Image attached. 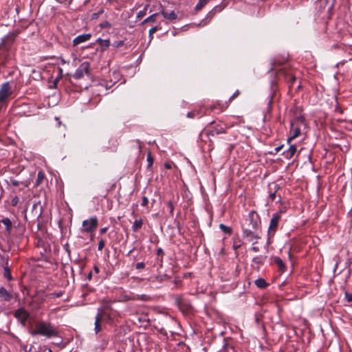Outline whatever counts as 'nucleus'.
Segmentation results:
<instances>
[{
	"label": "nucleus",
	"mask_w": 352,
	"mask_h": 352,
	"mask_svg": "<svg viewBox=\"0 0 352 352\" xmlns=\"http://www.w3.org/2000/svg\"><path fill=\"white\" fill-rule=\"evenodd\" d=\"M251 250H252L253 252H258V251H259V248H258V247H256V246H252V247L251 248Z\"/></svg>",
	"instance_id": "nucleus-45"
},
{
	"label": "nucleus",
	"mask_w": 352,
	"mask_h": 352,
	"mask_svg": "<svg viewBox=\"0 0 352 352\" xmlns=\"http://www.w3.org/2000/svg\"><path fill=\"white\" fill-rule=\"evenodd\" d=\"M107 230H108V228H107V227L102 228H101V229L100 230V233L101 234H104V233L107 231Z\"/></svg>",
	"instance_id": "nucleus-42"
},
{
	"label": "nucleus",
	"mask_w": 352,
	"mask_h": 352,
	"mask_svg": "<svg viewBox=\"0 0 352 352\" xmlns=\"http://www.w3.org/2000/svg\"><path fill=\"white\" fill-rule=\"evenodd\" d=\"M168 206L169 210H170V213L173 214V212L174 210V206H173V202L171 201H169L168 202Z\"/></svg>",
	"instance_id": "nucleus-36"
},
{
	"label": "nucleus",
	"mask_w": 352,
	"mask_h": 352,
	"mask_svg": "<svg viewBox=\"0 0 352 352\" xmlns=\"http://www.w3.org/2000/svg\"><path fill=\"white\" fill-rule=\"evenodd\" d=\"M12 94V91L10 82L3 83L0 88V109Z\"/></svg>",
	"instance_id": "nucleus-3"
},
{
	"label": "nucleus",
	"mask_w": 352,
	"mask_h": 352,
	"mask_svg": "<svg viewBox=\"0 0 352 352\" xmlns=\"http://www.w3.org/2000/svg\"><path fill=\"white\" fill-rule=\"evenodd\" d=\"M31 333L32 336L41 335L47 338H52L58 335V331L51 324L41 322L36 324L35 329Z\"/></svg>",
	"instance_id": "nucleus-1"
},
{
	"label": "nucleus",
	"mask_w": 352,
	"mask_h": 352,
	"mask_svg": "<svg viewBox=\"0 0 352 352\" xmlns=\"http://www.w3.org/2000/svg\"><path fill=\"white\" fill-rule=\"evenodd\" d=\"M240 246H241L240 245H234L235 249L239 248Z\"/></svg>",
	"instance_id": "nucleus-55"
},
{
	"label": "nucleus",
	"mask_w": 352,
	"mask_h": 352,
	"mask_svg": "<svg viewBox=\"0 0 352 352\" xmlns=\"http://www.w3.org/2000/svg\"><path fill=\"white\" fill-rule=\"evenodd\" d=\"M283 147V145H281V146H277L276 148H274L275 153H278L282 149Z\"/></svg>",
	"instance_id": "nucleus-43"
},
{
	"label": "nucleus",
	"mask_w": 352,
	"mask_h": 352,
	"mask_svg": "<svg viewBox=\"0 0 352 352\" xmlns=\"http://www.w3.org/2000/svg\"><path fill=\"white\" fill-rule=\"evenodd\" d=\"M221 10V8L219 6L213 8L210 11L208 12L205 18L201 21V22L199 23V26H205L207 25L212 20L215 14Z\"/></svg>",
	"instance_id": "nucleus-11"
},
{
	"label": "nucleus",
	"mask_w": 352,
	"mask_h": 352,
	"mask_svg": "<svg viewBox=\"0 0 352 352\" xmlns=\"http://www.w3.org/2000/svg\"><path fill=\"white\" fill-rule=\"evenodd\" d=\"M90 63L89 62L82 63L74 74L75 79H80L85 75L89 76Z\"/></svg>",
	"instance_id": "nucleus-4"
},
{
	"label": "nucleus",
	"mask_w": 352,
	"mask_h": 352,
	"mask_svg": "<svg viewBox=\"0 0 352 352\" xmlns=\"http://www.w3.org/2000/svg\"><path fill=\"white\" fill-rule=\"evenodd\" d=\"M146 160L148 162V166H151L153 164V159L151 156V153H148V154L147 155Z\"/></svg>",
	"instance_id": "nucleus-30"
},
{
	"label": "nucleus",
	"mask_w": 352,
	"mask_h": 352,
	"mask_svg": "<svg viewBox=\"0 0 352 352\" xmlns=\"http://www.w3.org/2000/svg\"><path fill=\"white\" fill-rule=\"evenodd\" d=\"M289 144V148L283 153V155H284V157L287 160L292 158L297 151L296 145L291 144V143Z\"/></svg>",
	"instance_id": "nucleus-14"
},
{
	"label": "nucleus",
	"mask_w": 352,
	"mask_h": 352,
	"mask_svg": "<svg viewBox=\"0 0 352 352\" xmlns=\"http://www.w3.org/2000/svg\"><path fill=\"white\" fill-rule=\"evenodd\" d=\"M165 166H166V168H170V166L169 164H165Z\"/></svg>",
	"instance_id": "nucleus-54"
},
{
	"label": "nucleus",
	"mask_w": 352,
	"mask_h": 352,
	"mask_svg": "<svg viewBox=\"0 0 352 352\" xmlns=\"http://www.w3.org/2000/svg\"><path fill=\"white\" fill-rule=\"evenodd\" d=\"M0 298H2L5 301L11 300L12 296L8 292L6 288L3 287H0Z\"/></svg>",
	"instance_id": "nucleus-15"
},
{
	"label": "nucleus",
	"mask_w": 352,
	"mask_h": 352,
	"mask_svg": "<svg viewBox=\"0 0 352 352\" xmlns=\"http://www.w3.org/2000/svg\"><path fill=\"white\" fill-rule=\"evenodd\" d=\"M253 261L255 262V263H261V257H255L254 259H253Z\"/></svg>",
	"instance_id": "nucleus-41"
},
{
	"label": "nucleus",
	"mask_w": 352,
	"mask_h": 352,
	"mask_svg": "<svg viewBox=\"0 0 352 352\" xmlns=\"http://www.w3.org/2000/svg\"><path fill=\"white\" fill-rule=\"evenodd\" d=\"M124 45V42L123 41H120L118 42L116 45L114 44V45L117 47H120V46H122Z\"/></svg>",
	"instance_id": "nucleus-47"
},
{
	"label": "nucleus",
	"mask_w": 352,
	"mask_h": 352,
	"mask_svg": "<svg viewBox=\"0 0 352 352\" xmlns=\"http://www.w3.org/2000/svg\"><path fill=\"white\" fill-rule=\"evenodd\" d=\"M91 274L90 273V274H89V276H88V278H91Z\"/></svg>",
	"instance_id": "nucleus-56"
},
{
	"label": "nucleus",
	"mask_w": 352,
	"mask_h": 352,
	"mask_svg": "<svg viewBox=\"0 0 352 352\" xmlns=\"http://www.w3.org/2000/svg\"><path fill=\"white\" fill-rule=\"evenodd\" d=\"M290 79H291V83H294L295 81H296V77L295 76H290Z\"/></svg>",
	"instance_id": "nucleus-49"
},
{
	"label": "nucleus",
	"mask_w": 352,
	"mask_h": 352,
	"mask_svg": "<svg viewBox=\"0 0 352 352\" xmlns=\"http://www.w3.org/2000/svg\"><path fill=\"white\" fill-rule=\"evenodd\" d=\"M275 197H276V192H272L270 195V198L272 199V200H274L275 199Z\"/></svg>",
	"instance_id": "nucleus-46"
},
{
	"label": "nucleus",
	"mask_w": 352,
	"mask_h": 352,
	"mask_svg": "<svg viewBox=\"0 0 352 352\" xmlns=\"http://www.w3.org/2000/svg\"><path fill=\"white\" fill-rule=\"evenodd\" d=\"M12 228V222L9 218L5 217L0 220V229H4L3 233L6 236H10Z\"/></svg>",
	"instance_id": "nucleus-9"
},
{
	"label": "nucleus",
	"mask_w": 352,
	"mask_h": 352,
	"mask_svg": "<svg viewBox=\"0 0 352 352\" xmlns=\"http://www.w3.org/2000/svg\"><path fill=\"white\" fill-rule=\"evenodd\" d=\"M96 43L99 44L102 47V50H106L110 45L109 39H102L100 38L96 40Z\"/></svg>",
	"instance_id": "nucleus-19"
},
{
	"label": "nucleus",
	"mask_w": 352,
	"mask_h": 352,
	"mask_svg": "<svg viewBox=\"0 0 352 352\" xmlns=\"http://www.w3.org/2000/svg\"><path fill=\"white\" fill-rule=\"evenodd\" d=\"M158 15L157 13H155L151 16H149L148 17H147L146 19H145L143 21V23H148V22H151V23H154L156 21V16Z\"/></svg>",
	"instance_id": "nucleus-26"
},
{
	"label": "nucleus",
	"mask_w": 352,
	"mask_h": 352,
	"mask_svg": "<svg viewBox=\"0 0 352 352\" xmlns=\"http://www.w3.org/2000/svg\"><path fill=\"white\" fill-rule=\"evenodd\" d=\"M91 37V34H82L78 35L73 40V45L76 46L82 43L89 41Z\"/></svg>",
	"instance_id": "nucleus-13"
},
{
	"label": "nucleus",
	"mask_w": 352,
	"mask_h": 352,
	"mask_svg": "<svg viewBox=\"0 0 352 352\" xmlns=\"http://www.w3.org/2000/svg\"><path fill=\"white\" fill-rule=\"evenodd\" d=\"M144 266H145V265L143 262H140V263H136L135 268L137 270H141V269H143L144 267Z\"/></svg>",
	"instance_id": "nucleus-35"
},
{
	"label": "nucleus",
	"mask_w": 352,
	"mask_h": 352,
	"mask_svg": "<svg viewBox=\"0 0 352 352\" xmlns=\"http://www.w3.org/2000/svg\"><path fill=\"white\" fill-rule=\"evenodd\" d=\"M19 199L18 197L15 196L14 198L11 200V205L12 206H16L19 203Z\"/></svg>",
	"instance_id": "nucleus-33"
},
{
	"label": "nucleus",
	"mask_w": 352,
	"mask_h": 352,
	"mask_svg": "<svg viewBox=\"0 0 352 352\" xmlns=\"http://www.w3.org/2000/svg\"><path fill=\"white\" fill-rule=\"evenodd\" d=\"M163 254H164V251H163L162 248H158L157 249V254L158 256H160V255H163Z\"/></svg>",
	"instance_id": "nucleus-40"
},
{
	"label": "nucleus",
	"mask_w": 352,
	"mask_h": 352,
	"mask_svg": "<svg viewBox=\"0 0 352 352\" xmlns=\"http://www.w3.org/2000/svg\"><path fill=\"white\" fill-rule=\"evenodd\" d=\"M63 292H53L50 294V296L52 298H60L63 296Z\"/></svg>",
	"instance_id": "nucleus-28"
},
{
	"label": "nucleus",
	"mask_w": 352,
	"mask_h": 352,
	"mask_svg": "<svg viewBox=\"0 0 352 352\" xmlns=\"http://www.w3.org/2000/svg\"><path fill=\"white\" fill-rule=\"evenodd\" d=\"M201 1L207 4L210 0H201Z\"/></svg>",
	"instance_id": "nucleus-52"
},
{
	"label": "nucleus",
	"mask_w": 352,
	"mask_h": 352,
	"mask_svg": "<svg viewBox=\"0 0 352 352\" xmlns=\"http://www.w3.org/2000/svg\"><path fill=\"white\" fill-rule=\"evenodd\" d=\"M98 314H100V318L102 317H104L105 319H107V320H112V318L111 316V315L108 313H107L106 311L99 309H98Z\"/></svg>",
	"instance_id": "nucleus-23"
},
{
	"label": "nucleus",
	"mask_w": 352,
	"mask_h": 352,
	"mask_svg": "<svg viewBox=\"0 0 352 352\" xmlns=\"http://www.w3.org/2000/svg\"><path fill=\"white\" fill-rule=\"evenodd\" d=\"M56 120L58 121V124L60 125L61 124L58 118H56Z\"/></svg>",
	"instance_id": "nucleus-51"
},
{
	"label": "nucleus",
	"mask_w": 352,
	"mask_h": 352,
	"mask_svg": "<svg viewBox=\"0 0 352 352\" xmlns=\"http://www.w3.org/2000/svg\"><path fill=\"white\" fill-rule=\"evenodd\" d=\"M49 351V352H52L51 349H49V351Z\"/></svg>",
	"instance_id": "nucleus-59"
},
{
	"label": "nucleus",
	"mask_w": 352,
	"mask_h": 352,
	"mask_svg": "<svg viewBox=\"0 0 352 352\" xmlns=\"http://www.w3.org/2000/svg\"><path fill=\"white\" fill-rule=\"evenodd\" d=\"M243 236L248 241H252L254 239H258L261 238L258 230H253L252 228H243Z\"/></svg>",
	"instance_id": "nucleus-8"
},
{
	"label": "nucleus",
	"mask_w": 352,
	"mask_h": 352,
	"mask_svg": "<svg viewBox=\"0 0 352 352\" xmlns=\"http://www.w3.org/2000/svg\"><path fill=\"white\" fill-rule=\"evenodd\" d=\"M100 321H101L100 320V314H97V315L96 316V318H95V327H94L95 333L96 334L98 333L102 329V327L100 325Z\"/></svg>",
	"instance_id": "nucleus-18"
},
{
	"label": "nucleus",
	"mask_w": 352,
	"mask_h": 352,
	"mask_svg": "<svg viewBox=\"0 0 352 352\" xmlns=\"http://www.w3.org/2000/svg\"><path fill=\"white\" fill-rule=\"evenodd\" d=\"M239 94V91H236L230 98V100H232L233 98H234L235 97L238 96Z\"/></svg>",
	"instance_id": "nucleus-44"
},
{
	"label": "nucleus",
	"mask_w": 352,
	"mask_h": 352,
	"mask_svg": "<svg viewBox=\"0 0 352 352\" xmlns=\"http://www.w3.org/2000/svg\"><path fill=\"white\" fill-rule=\"evenodd\" d=\"M157 30V27H153V28H151L150 30H149L150 35L154 34Z\"/></svg>",
	"instance_id": "nucleus-39"
},
{
	"label": "nucleus",
	"mask_w": 352,
	"mask_h": 352,
	"mask_svg": "<svg viewBox=\"0 0 352 352\" xmlns=\"http://www.w3.org/2000/svg\"><path fill=\"white\" fill-rule=\"evenodd\" d=\"M300 120H296L291 122L290 135L287 138V143L290 142L295 138H298L300 135V126L298 124Z\"/></svg>",
	"instance_id": "nucleus-7"
},
{
	"label": "nucleus",
	"mask_w": 352,
	"mask_h": 352,
	"mask_svg": "<svg viewBox=\"0 0 352 352\" xmlns=\"http://www.w3.org/2000/svg\"><path fill=\"white\" fill-rule=\"evenodd\" d=\"M16 38V34L11 32L8 33L1 39L0 47L8 50L11 45L14 43Z\"/></svg>",
	"instance_id": "nucleus-10"
},
{
	"label": "nucleus",
	"mask_w": 352,
	"mask_h": 352,
	"mask_svg": "<svg viewBox=\"0 0 352 352\" xmlns=\"http://www.w3.org/2000/svg\"><path fill=\"white\" fill-rule=\"evenodd\" d=\"M226 133L225 130L223 128H220L219 129H216L211 130L210 131H209L208 133V134L211 135H218L220 133Z\"/></svg>",
	"instance_id": "nucleus-25"
},
{
	"label": "nucleus",
	"mask_w": 352,
	"mask_h": 352,
	"mask_svg": "<svg viewBox=\"0 0 352 352\" xmlns=\"http://www.w3.org/2000/svg\"><path fill=\"white\" fill-rule=\"evenodd\" d=\"M219 228L221 229V231H223L226 234H230L232 233L231 228H230L223 223H221L219 225Z\"/></svg>",
	"instance_id": "nucleus-24"
},
{
	"label": "nucleus",
	"mask_w": 352,
	"mask_h": 352,
	"mask_svg": "<svg viewBox=\"0 0 352 352\" xmlns=\"http://www.w3.org/2000/svg\"><path fill=\"white\" fill-rule=\"evenodd\" d=\"M94 270L96 274L99 273L100 272L99 267L97 265H94Z\"/></svg>",
	"instance_id": "nucleus-48"
},
{
	"label": "nucleus",
	"mask_w": 352,
	"mask_h": 352,
	"mask_svg": "<svg viewBox=\"0 0 352 352\" xmlns=\"http://www.w3.org/2000/svg\"><path fill=\"white\" fill-rule=\"evenodd\" d=\"M109 27L110 26L109 23L108 22H107L105 24H104L102 27Z\"/></svg>",
	"instance_id": "nucleus-50"
},
{
	"label": "nucleus",
	"mask_w": 352,
	"mask_h": 352,
	"mask_svg": "<svg viewBox=\"0 0 352 352\" xmlns=\"http://www.w3.org/2000/svg\"><path fill=\"white\" fill-rule=\"evenodd\" d=\"M206 5V3H204L201 0H199V2L197 3V4L195 6V10H199Z\"/></svg>",
	"instance_id": "nucleus-29"
},
{
	"label": "nucleus",
	"mask_w": 352,
	"mask_h": 352,
	"mask_svg": "<svg viewBox=\"0 0 352 352\" xmlns=\"http://www.w3.org/2000/svg\"><path fill=\"white\" fill-rule=\"evenodd\" d=\"M161 12L165 19H167L170 21L175 20L177 17V15L174 11L168 12L162 10Z\"/></svg>",
	"instance_id": "nucleus-16"
},
{
	"label": "nucleus",
	"mask_w": 352,
	"mask_h": 352,
	"mask_svg": "<svg viewBox=\"0 0 352 352\" xmlns=\"http://www.w3.org/2000/svg\"><path fill=\"white\" fill-rule=\"evenodd\" d=\"M144 14H145V12L144 10H141V11L138 12V13L137 14V17L142 18L144 16Z\"/></svg>",
	"instance_id": "nucleus-38"
},
{
	"label": "nucleus",
	"mask_w": 352,
	"mask_h": 352,
	"mask_svg": "<svg viewBox=\"0 0 352 352\" xmlns=\"http://www.w3.org/2000/svg\"><path fill=\"white\" fill-rule=\"evenodd\" d=\"M300 122L302 123L303 120L300 118Z\"/></svg>",
	"instance_id": "nucleus-58"
},
{
	"label": "nucleus",
	"mask_w": 352,
	"mask_h": 352,
	"mask_svg": "<svg viewBox=\"0 0 352 352\" xmlns=\"http://www.w3.org/2000/svg\"><path fill=\"white\" fill-rule=\"evenodd\" d=\"M345 297L348 302H352V294L346 292Z\"/></svg>",
	"instance_id": "nucleus-37"
},
{
	"label": "nucleus",
	"mask_w": 352,
	"mask_h": 352,
	"mask_svg": "<svg viewBox=\"0 0 352 352\" xmlns=\"http://www.w3.org/2000/svg\"><path fill=\"white\" fill-rule=\"evenodd\" d=\"M105 245V241L103 239H101L99 242H98V250H102L104 247Z\"/></svg>",
	"instance_id": "nucleus-31"
},
{
	"label": "nucleus",
	"mask_w": 352,
	"mask_h": 352,
	"mask_svg": "<svg viewBox=\"0 0 352 352\" xmlns=\"http://www.w3.org/2000/svg\"><path fill=\"white\" fill-rule=\"evenodd\" d=\"M143 224H144V222L142 219H135L132 226V230L133 232L138 231L139 229H140L142 227Z\"/></svg>",
	"instance_id": "nucleus-20"
},
{
	"label": "nucleus",
	"mask_w": 352,
	"mask_h": 352,
	"mask_svg": "<svg viewBox=\"0 0 352 352\" xmlns=\"http://www.w3.org/2000/svg\"><path fill=\"white\" fill-rule=\"evenodd\" d=\"M188 117L192 118V113H188Z\"/></svg>",
	"instance_id": "nucleus-53"
},
{
	"label": "nucleus",
	"mask_w": 352,
	"mask_h": 352,
	"mask_svg": "<svg viewBox=\"0 0 352 352\" xmlns=\"http://www.w3.org/2000/svg\"><path fill=\"white\" fill-rule=\"evenodd\" d=\"M98 226V219L96 217H91L82 221V231L84 232H91L96 229Z\"/></svg>",
	"instance_id": "nucleus-5"
},
{
	"label": "nucleus",
	"mask_w": 352,
	"mask_h": 352,
	"mask_svg": "<svg viewBox=\"0 0 352 352\" xmlns=\"http://www.w3.org/2000/svg\"><path fill=\"white\" fill-rule=\"evenodd\" d=\"M274 262L281 272H284L285 271L286 266L280 257H275L274 258Z\"/></svg>",
	"instance_id": "nucleus-17"
},
{
	"label": "nucleus",
	"mask_w": 352,
	"mask_h": 352,
	"mask_svg": "<svg viewBox=\"0 0 352 352\" xmlns=\"http://www.w3.org/2000/svg\"><path fill=\"white\" fill-rule=\"evenodd\" d=\"M131 252H132V250L129 251V252L128 253V255H129Z\"/></svg>",
	"instance_id": "nucleus-57"
},
{
	"label": "nucleus",
	"mask_w": 352,
	"mask_h": 352,
	"mask_svg": "<svg viewBox=\"0 0 352 352\" xmlns=\"http://www.w3.org/2000/svg\"><path fill=\"white\" fill-rule=\"evenodd\" d=\"M116 352H121V351H116Z\"/></svg>",
	"instance_id": "nucleus-60"
},
{
	"label": "nucleus",
	"mask_w": 352,
	"mask_h": 352,
	"mask_svg": "<svg viewBox=\"0 0 352 352\" xmlns=\"http://www.w3.org/2000/svg\"><path fill=\"white\" fill-rule=\"evenodd\" d=\"M148 204V199L147 197H142V203H141V206H146Z\"/></svg>",
	"instance_id": "nucleus-34"
},
{
	"label": "nucleus",
	"mask_w": 352,
	"mask_h": 352,
	"mask_svg": "<svg viewBox=\"0 0 352 352\" xmlns=\"http://www.w3.org/2000/svg\"><path fill=\"white\" fill-rule=\"evenodd\" d=\"M281 212H276L272 214V219H270L267 234L269 238L273 236L278 226L279 221L280 219Z\"/></svg>",
	"instance_id": "nucleus-2"
},
{
	"label": "nucleus",
	"mask_w": 352,
	"mask_h": 352,
	"mask_svg": "<svg viewBox=\"0 0 352 352\" xmlns=\"http://www.w3.org/2000/svg\"><path fill=\"white\" fill-rule=\"evenodd\" d=\"M14 316L24 324L29 317V314L24 308L21 307L15 311Z\"/></svg>",
	"instance_id": "nucleus-12"
},
{
	"label": "nucleus",
	"mask_w": 352,
	"mask_h": 352,
	"mask_svg": "<svg viewBox=\"0 0 352 352\" xmlns=\"http://www.w3.org/2000/svg\"><path fill=\"white\" fill-rule=\"evenodd\" d=\"M3 276L8 280H11L12 279L10 270L8 267V264L3 268Z\"/></svg>",
	"instance_id": "nucleus-22"
},
{
	"label": "nucleus",
	"mask_w": 352,
	"mask_h": 352,
	"mask_svg": "<svg viewBox=\"0 0 352 352\" xmlns=\"http://www.w3.org/2000/svg\"><path fill=\"white\" fill-rule=\"evenodd\" d=\"M44 177H45L44 174L41 171H39L37 175L36 185L39 186L43 182Z\"/></svg>",
	"instance_id": "nucleus-27"
},
{
	"label": "nucleus",
	"mask_w": 352,
	"mask_h": 352,
	"mask_svg": "<svg viewBox=\"0 0 352 352\" xmlns=\"http://www.w3.org/2000/svg\"><path fill=\"white\" fill-rule=\"evenodd\" d=\"M8 184L12 185L13 186H17L20 182L14 179L11 178Z\"/></svg>",
	"instance_id": "nucleus-32"
},
{
	"label": "nucleus",
	"mask_w": 352,
	"mask_h": 352,
	"mask_svg": "<svg viewBox=\"0 0 352 352\" xmlns=\"http://www.w3.org/2000/svg\"><path fill=\"white\" fill-rule=\"evenodd\" d=\"M255 285L259 288H265L267 287V283L264 278H260L255 280Z\"/></svg>",
	"instance_id": "nucleus-21"
},
{
	"label": "nucleus",
	"mask_w": 352,
	"mask_h": 352,
	"mask_svg": "<svg viewBox=\"0 0 352 352\" xmlns=\"http://www.w3.org/2000/svg\"><path fill=\"white\" fill-rule=\"evenodd\" d=\"M247 220L249 221L248 226L250 228L254 230H258L261 221L258 214L255 211L252 210L249 212Z\"/></svg>",
	"instance_id": "nucleus-6"
}]
</instances>
